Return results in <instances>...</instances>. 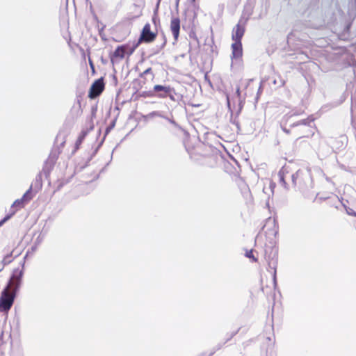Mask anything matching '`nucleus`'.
I'll return each instance as SVG.
<instances>
[{
    "instance_id": "1",
    "label": "nucleus",
    "mask_w": 356,
    "mask_h": 356,
    "mask_svg": "<svg viewBox=\"0 0 356 356\" xmlns=\"http://www.w3.org/2000/svg\"><path fill=\"white\" fill-rule=\"evenodd\" d=\"M32 186L23 195L22 197L16 200L11 205L10 212L7 214L1 220H0V227L3 225L6 221L11 218L15 213L24 208L25 205L33 198Z\"/></svg>"
},
{
    "instance_id": "2",
    "label": "nucleus",
    "mask_w": 356,
    "mask_h": 356,
    "mask_svg": "<svg viewBox=\"0 0 356 356\" xmlns=\"http://www.w3.org/2000/svg\"><path fill=\"white\" fill-rule=\"evenodd\" d=\"M138 44L127 43L118 46L115 51L110 55L111 62L114 64L122 60L125 56H130L136 50Z\"/></svg>"
},
{
    "instance_id": "3",
    "label": "nucleus",
    "mask_w": 356,
    "mask_h": 356,
    "mask_svg": "<svg viewBox=\"0 0 356 356\" xmlns=\"http://www.w3.org/2000/svg\"><path fill=\"white\" fill-rule=\"evenodd\" d=\"M16 290L6 286L0 298V311L7 312L12 307L15 297Z\"/></svg>"
},
{
    "instance_id": "4",
    "label": "nucleus",
    "mask_w": 356,
    "mask_h": 356,
    "mask_svg": "<svg viewBox=\"0 0 356 356\" xmlns=\"http://www.w3.org/2000/svg\"><path fill=\"white\" fill-rule=\"evenodd\" d=\"M292 183L295 187L299 189L307 187L312 183L309 172L303 170H298L291 176Z\"/></svg>"
},
{
    "instance_id": "5",
    "label": "nucleus",
    "mask_w": 356,
    "mask_h": 356,
    "mask_svg": "<svg viewBox=\"0 0 356 356\" xmlns=\"http://www.w3.org/2000/svg\"><path fill=\"white\" fill-rule=\"evenodd\" d=\"M105 89V83L104 81V78L101 77L97 80H95L90 86V88L88 92V97L93 99L97 97H99Z\"/></svg>"
},
{
    "instance_id": "6",
    "label": "nucleus",
    "mask_w": 356,
    "mask_h": 356,
    "mask_svg": "<svg viewBox=\"0 0 356 356\" xmlns=\"http://www.w3.org/2000/svg\"><path fill=\"white\" fill-rule=\"evenodd\" d=\"M156 36L157 33L152 32L150 24L147 23L142 29L138 42L151 43L156 40Z\"/></svg>"
},
{
    "instance_id": "7",
    "label": "nucleus",
    "mask_w": 356,
    "mask_h": 356,
    "mask_svg": "<svg viewBox=\"0 0 356 356\" xmlns=\"http://www.w3.org/2000/svg\"><path fill=\"white\" fill-rule=\"evenodd\" d=\"M22 275V270L19 269L15 270L7 286H10V288L17 291L20 285Z\"/></svg>"
},
{
    "instance_id": "8",
    "label": "nucleus",
    "mask_w": 356,
    "mask_h": 356,
    "mask_svg": "<svg viewBox=\"0 0 356 356\" xmlns=\"http://www.w3.org/2000/svg\"><path fill=\"white\" fill-rule=\"evenodd\" d=\"M245 29L243 25L240 23L237 24L233 29L232 33V39L234 42H241L244 35Z\"/></svg>"
},
{
    "instance_id": "9",
    "label": "nucleus",
    "mask_w": 356,
    "mask_h": 356,
    "mask_svg": "<svg viewBox=\"0 0 356 356\" xmlns=\"http://www.w3.org/2000/svg\"><path fill=\"white\" fill-rule=\"evenodd\" d=\"M232 59H241L243 56V46L241 42H234L232 45Z\"/></svg>"
},
{
    "instance_id": "10",
    "label": "nucleus",
    "mask_w": 356,
    "mask_h": 356,
    "mask_svg": "<svg viewBox=\"0 0 356 356\" xmlns=\"http://www.w3.org/2000/svg\"><path fill=\"white\" fill-rule=\"evenodd\" d=\"M170 30L175 41H177L179 35L180 19L178 17H174L170 21Z\"/></svg>"
},
{
    "instance_id": "11",
    "label": "nucleus",
    "mask_w": 356,
    "mask_h": 356,
    "mask_svg": "<svg viewBox=\"0 0 356 356\" xmlns=\"http://www.w3.org/2000/svg\"><path fill=\"white\" fill-rule=\"evenodd\" d=\"M277 254V250L273 245L268 247L265 250V259L269 262V264L275 259Z\"/></svg>"
},
{
    "instance_id": "12",
    "label": "nucleus",
    "mask_w": 356,
    "mask_h": 356,
    "mask_svg": "<svg viewBox=\"0 0 356 356\" xmlns=\"http://www.w3.org/2000/svg\"><path fill=\"white\" fill-rule=\"evenodd\" d=\"M289 171L287 168L284 166L282 167L278 172V177L280 179V182L284 187H286V182L285 181V175L288 174Z\"/></svg>"
},
{
    "instance_id": "13",
    "label": "nucleus",
    "mask_w": 356,
    "mask_h": 356,
    "mask_svg": "<svg viewBox=\"0 0 356 356\" xmlns=\"http://www.w3.org/2000/svg\"><path fill=\"white\" fill-rule=\"evenodd\" d=\"M243 201L245 204L248 203L252 200V194L250 190L247 186H244L241 191Z\"/></svg>"
},
{
    "instance_id": "14",
    "label": "nucleus",
    "mask_w": 356,
    "mask_h": 356,
    "mask_svg": "<svg viewBox=\"0 0 356 356\" xmlns=\"http://www.w3.org/2000/svg\"><path fill=\"white\" fill-rule=\"evenodd\" d=\"M149 76V79H150V81H153L154 79V74L152 71V69L151 67H149L147 68V70H145L143 73L140 74V77H144L145 79V81L143 82L144 83H146V81H147V78L145 77V76Z\"/></svg>"
},
{
    "instance_id": "15",
    "label": "nucleus",
    "mask_w": 356,
    "mask_h": 356,
    "mask_svg": "<svg viewBox=\"0 0 356 356\" xmlns=\"http://www.w3.org/2000/svg\"><path fill=\"white\" fill-rule=\"evenodd\" d=\"M154 90L156 92L163 91L165 92V95H159V97H165L167 94L170 92V88L163 86L161 85H156L154 87Z\"/></svg>"
},
{
    "instance_id": "16",
    "label": "nucleus",
    "mask_w": 356,
    "mask_h": 356,
    "mask_svg": "<svg viewBox=\"0 0 356 356\" xmlns=\"http://www.w3.org/2000/svg\"><path fill=\"white\" fill-rule=\"evenodd\" d=\"M320 200H327L328 204L330 205L334 206L335 208H337V206L336 205L338 203V197L337 195H334L332 197H320Z\"/></svg>"
},
{
    "instance_id": "17",
    "label": "nucleus",
    "mask_w": 356,
    "mask_h": 356,
    "mask_svg": "<svg viewBox=\"0 0 356 356\" xmlns=\"http://www.w3.org/2000/svg\"><path fill=\"white\" fill-rule=\"evenodd\" d=\"M86 131H82L80 135L79 136L76 141V143H75V149L76 150H77L80 145H81V143H83V140L85 139L86 138Z\"/></svg>"
},
{
    "instance_id": "18",
    "label": "nucleus",
    "mask_w": 356,
    "mask_h": 356,
    "mask_svg": "<svg viewBox=\"0 0 356 356\" xmlns=\"http://www.w3.org/2000/svg\"><path fill=\"white\" fill-rule=\"evenodd\" d=\"M245 257L251 259L252 262H257L258 259L254 255L253 250H248L245 252Z\"/></svg>"
},
{
    "instance_id": "19",
    "label": "nucleus",
    "mask_w": 356,
    "mask_h": 356,
    "mask_svg": "<svg viewBox=\"0 0 356 356\" xmlns=\"http://www.w3.org/2000/svg\"><path fill=\"white\" fill-rule=\"evenodd\" d=\"M273 225L274 227H275V225H274V221L273 220H271L270 218H268L266 222V224L264 225V227H262V232H264L265 234H267L268 232L266 230V227L268 225Z\"/></svg>"
},
{
    "instance_id": "20",
    "label": "nucleus",
    "mask_w": 356,
    "mask_h": 356,
    "mask_svg": "<svg viewBox=\"0 0 356 356\" xmlns=\"http://www.w3.org/2000/svg\"><path fill=\"white\" fill-rule=\"evenodd\" d=\"M346 212L349 216L356 217V212H355L352 209H350V208L346 209Z\"/></svg>"
},
{
    "instance_id": "21",
    "label": "nucleus",
    "mask_w": 356,
    "mask_h": 356,
    "mask_svg": "<svg viewBox=\"0 0 356 356\" xmlns=\"http://www.w3.org/2000/svg\"><path fill=\"white\" fill-rule=\"evenodd\" d=\"M312 121H314V118H311L309 120V119H305V120H301L300 124L305 125V124H307L309 122H312Z\"/></svg>"
},
{
    "instance_id": "22",
    "label": "nucleus",
    "mask_w": 356,
    "mask_h": 356,
    "mask_svg": "<svg viewBox=\"0 0 356 356\" xmlns=\"http://www.w3.org/2000/svg\"><path fill=\"white\" fill-rule=\"evenodd\" d=\"M140 15H141V11H139L138 13L136 15L131 17L130 18V19H136V18L140 17Z\"/></svg>"
},
{
    "instance_id": "23",
    "label": "nucleus",
    "mask_w": 356,
    "mask_h": 356,
    "mask_svg": "<svg viewBox=\"0 0 356 356\" xmlns=\"http://www.w3.org/2000/svg\"><path fill=\"white\" fill-rule=\"evenodd\" d=\"M236 92L238 97L241 96V90L239 87L237 88Z\"/></svg>"
},
{
    "instance_id": "24",
    "label": "nucleus",
    "mask_w": 356,
    "mask_h": 356,
    "mask_svg": "<svg viewBox=\"0 0 356 356\" xmlns=\"http://www.w3.org/2000/svg\"><path fill=\"white\" fill-rule=\"evenodd\" d=\"M89 62H90V65L91 66L92 68H94V65H93V63L92 61L90 59L89 60Z\"/></svg>"
},
{
    "instance_id": "25",
    "label": "nucleus",
    "mask_w": 356,
    "mask_h": 356,
    "mask_svg": "<svg viewBox=\"0 0 356 356\" xmlns=\"http://www.w3.org/2000/svg\"><path fill=\"white\" fill-rule=\"evenodd\" d=\"M275 234H276V231L275 230V229H273L272 230V234L275 235Z\"/></svg>"
},
{
    "instance_id": "26",
    "label": "nucleus",
    "mask_w": 356,
    "mask_h": 356,
    "mask_svg": "<svg viewBox=\"0 0 356 356\" xmlns=\"http://www.w3.org/2000/svg\"><path fill=\"white\" fill-rule=\"evenodd\" d=\"M275 274H276V271L275 270V272H274V280H275Z\"/></svg>"
}]
</instances>
